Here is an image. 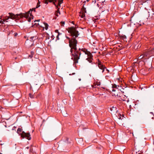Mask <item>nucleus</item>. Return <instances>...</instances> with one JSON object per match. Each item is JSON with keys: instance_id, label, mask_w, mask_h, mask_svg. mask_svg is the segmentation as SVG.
I'll return each instance as SVG.
<instances>
[{"instance_id": "obj_10", "label": "nucleus", "mask_w": 154, "mask_h": 154, "mask_svg": "<svg viewBox=\"0 0 154 154\" xmlns=\"http://www.w3.org/2000/svg\"><path fill=\"white\" fill-rule=\"evenodd\" d=\"M62 114L63 116L66 117L67 116L68 114L66 111H63L62 112Z\"/></svg>"}, {"instance_id": "obj_34", "label": "nucleus", "mask_w": 154, "mask_h": 154, "mask_svg": "<svg viewBox=\"0 0 154 154\" xmlns=\"http://www.w3.org/2000/svg\"><path fill=\"white\" fill-rule=\"evenodd\" d=\"M55 32H57V33H58V32H58V30H57V29H56V30H55Z\"/></svg>"}, {"instance_id": "obj_25", "label": "nucleus", "mask_w": 154, "mask_h": 154, "mask_svg": "<svg viewBox=\"0 0 154 154\" xmlns=\"http://www.w3.org/2000/svg\"><path fill=\"white\" fill-rule=\"evenodd\" d=\"M148 54V53H146V52H145L144 53V54L143 55L144 57V56L147 57Z\"/></svg>"}, {"instance_id": "obj_20", "label": "nucleus", "mask_w": 154, "mask_h": 154, "mask_svg": "<svg viewBox=\"0 0 154 154\" xmlns=\"http://www.w3.org/2000/svg\"><path fill=\"white\" fill-rule=\"evenodd\" d=\"M144 56L143 54H142L139 57H138V59H142V58H143V57H144Z\"/></svg>"}, {"instance_id": "obj_17", "label": "nucleus", "mask_w": 154, "mask_h": 154, "mask_svg": "<svg viewBox=\"0 0 154 154\" xmlns=\"http://www.w3.org/2000/svg\"><path fill=\"white\" fill-rule=\"evenodd\" d=\"M44 24L45 26V29L46 30H47L48 29V24L46 23H45Z\"/></svg>"}, {"instance_id": "obj_53", "label": "nucleus", "mask_w": 154, "mask_h": 154, "mask_svg": "<svg viewBox=\"0 0 154 154\" xmlns=\"http://www.w3.org/2000/svg\"><path fill=\"white\" fill-rule=\"evenodd\" d=\"M71 59H73V57H72Z\"/></svg>"}, {"instance_id": "obj_16", "label": "nucleus", "mask_w": 154, "mask_h": 154, "mask_svg": "<svg viewBox=\"0 0 154 154\" xmlns=\"http://www.w3.org/2000/svg\"><path fill=\"white\" fill-rule=\"evenodd\" d=\"M121 38L124 40L125 41V40L126 39V37L125 35H122L121 36Z\"/></svg>"}, {"instance_id": "obj_27", "label": "nucleus", "mask_w": 154, "mask_h": 154, "mask_svg": "<svg viewBox=\"0 0 154 154\" xmlns=\"http://www.w3.org/2000/svg\"><path fill=\"white\" fill-rule=\"evenodd\" d=\"M85 14H82V16H81V17L82 18H84V19H85Z\"/></svg>"}, {"instance_id": "obj_40", "label": "nucleus", "mask_w": 154, "mask_h": 154, "mask_svg": "<svg viewBox=\"0 0 154 154\" xmlns=\"http://www.w3.org/2000/svg\"><path fill=\"white\" fill-rule=\"evenodd\" d=\"M26 148L27 149H29V147H26Z\"/></svg>"}, {"instance_id": "obj_29", "label": "nucleus", "mask_w": 154, "mask_h": 154, "mask_svg": "<svg viewBox=\"0 0 154 154\" xmlns=\"http://www.w3.org/2000/svg\"><path fill=\"white\" fill-rule=\"evenodd\" d=\"M135 153L137 154V152L135 151L134 150L132 152V154H135Z\"/></svg>"}, {"instance_id": "obj_3", "label": "nucleus", "mask_w": 154, "mask_h": 154, "mask_svg": "<svg viewBox=\"0 0 154 154\" xmlns=\"http://www.w3.org/2000/svg\"><path fill=\"white\" fill-rule=\"evenodd\" d=\"M21 136L23 138H26V139L29 140H30L31 139L30 135L29 133H25L23 131L22 132V133L21 134Z\"/></svg>"}, {"instance_id": "obj_50", "label": "nucleus", "mask_w": 154, "mask_h": 154, "mask_svg": "<svg viewBox=\"0 0 154 154\" xmlns=\"http://www.w3.org/2000/svg\"><path fill=\"white\" fill-rule=\"evenodd\" d=\"M72 23H73H73V22H72Z\"/></svg>"}, {"instance_id": "obj_52", "label": "nucleus", "mask_w": 154, "mask_h": 154, "mask_svg": "<svg viewBox=\"0 0 154 154\" xmlns=\"http://www.w3.org/2000/svg\"><path fill=\"white\" fill-rule=\"evenodd\" d=\"M79 80L80 81L81 80V79H79Z\"/></svg>"}, {"instance_id": "obj_26", "label": "nucleus", "mask_w": 154, "mask_h": 154, "mask_svg": "<svg viewBox=\"0 0 154 154\" xmlns=\"http://www.w3.org/2000/svg\"><path fill=\"white\" fill-rule=\"evenodd\" d=\"M40 3V2H39V3H38L37 5V6L36 7V8H38L39 7H40V5H39V4Z\"/></svg>"}, {"instance_id": "obj_22", "label": "nucleus", "mask_w": 154, "mask_h": 154, "mask_svg": "<svg viewBox=\"0 0 154 154\" xmlns=\"http://www.w3.org/2000/svg\"><path fill=\"white\" fill-rule=\"evenodd\" d=\"M100 85V82H98L97 83L96 85H94V87L95 88L96 87V86L97 85V86H99Z\"/></svg>"}, {"instance_id": "obj_37", "label": "nucleus", "mask_w": 154, "mask_h": 154, "mask_svg": "<svg viewBox=\"0 0 154 154\" xmlns=\"http://www.w3.org/2000/svg\"><path fill=\"white\" fill-rule=\"evenodd\" d=\"M40 21V20H35V22H36V21H38H38Z\"/></svg>"}, {"instance_id": "obj_38", "label": "nucleus", "mask_w": 154, "mask_h": 154, "mask_svg": "<svg viewBox=\"0 0 154 154\" xmlns=\"http://www.w3.org/2000/svg\"><path fill=\"white\" fill-rule=\"evenodd\" d=\"M10 24H11V26H12L13 25V24H14V23H10Z\"/></svg>"}, {"instance_id": "obj_14", "label": "nucleus", "mask_w": 154, "mask_h": 154, "mask_svg": "<svg viewBox=\"0 0 154 154\" xmlns=\"http://www.w3.org/2000/svg\"><path fill=\"white\" fill-rule=\"evenodd\" d=\"M22 129L21 128H19L17 129V132L18 134H19L20 132H22Z\"/></svg>"}, {"instance_id": "obj_1", "label": "nucleus", "mask_w": 154, "mask_h": 154, "mask_svg": "<svg viewBox=\"0 0 154 154\" xmlns=\"http://www.w3.org/2000/svg\"><path fill=\"white\" fill-rule=\"evenodd\" d=\"M78 27L71 26L69 27L68 29V32L71 34V36L72 37L71 39H70L69 37L66 36V37L69 40V46L71 48L70 52L71 54L73 56L74 58L73 60L75 63H78V60L80 58V57L81 54V51L84 52L86 54H87L88 57L87 58L90 63H92L93 56L92 54L89 52L87 51H85L83 49H81L79 48V50L77 49L76 46L77 41L76 40V38L78 37L79 35L78 31L76 29Z\"/></svg>"}, {"instance_id": "obj_9", "label": "nucleus", "mask_w": 154, "mask_h": 154, "mask_svg": "<svg viewBox=\"0 0 154 154\" xmlns=\"http://www.w3.org/2000/svg\"><path fill=\"white\" fill-rule=\"evenodd\" d=\"M153 12V11L152 9L149 10V11H148L149 13V17L151 16L152 17V13Z\"/></svg>"}, {"instance_id": "obj_36", "label": "nucleus", "mask_w": 154, "mask_h": 154, "mask_svg": "<svg viewBox=\"0 0 154 154\" xmlns=\"http://www.w3.org/2000/svg\"><path fill=\"white\" fill-rule=\"evenodd\" d=\"M152 14V17H154V12Z\"/></svg>"}, {"instance_id": "obj_18", "label": "nucleus", "mask_w": 154, "mask_h": 154, "mask_svg": "<svg viewBox=\"0 0 154 154\" xmlns=\"http://www.w3.org/2000/svg\"><path fill=\"white\" fill-rule=\"evenodd\" d=\"M50 2H53L54 4L55 5H56L55 4V2H57V0H50Z\"/></svg>"}, {"instance_id": "obj_4", "label": "nucleus", "mask_w": 154, "mask_h": 154, "mask_svg": "<svg viewBox=\"0 0 154 154\" xmlns=\"http://www.w3.org/2000/svg\"><path fill=\"white\" fill-rule=\"evenodd\" d=\"M11 35V36H13L14 37L17 36V33L16 31V29H14V30H11L10 31V35Z\"/></svg>"}, {"instance_id": "obj_31", "label": "nucleus", "mask_w": 154, "mask_h": 154, "mask_svg": "<svg viewBox=\"0 0 154 154\" xmlns=\"http://www.w3.org/2000/svg\"><path fill=\"white\" fill-rule=\"evenodd\" d=\"M59 35H57V40H59Z\"/></svg>"}, {"instance_id": "obj_48", "label": "nucleus", "mask_w": 154, "mask_h": 154, "mask_svg": "<svg viewBox=\"0 0 154 154\" xmlns=\"http://www.w3.org/2000/svg\"><path fill=\"white\" fill-rule=\"evenodd\" d=\"M75 74V73H73L72 74Z\"/></svg>"}, {"instance_id": "obj_51", "label": "nucleus", "mask_w": 154, "mask_h": 154, "mask_svg": "<svg viewBox=\"0 0 154 154\" xmlns=\"http://www.w3.org/2000/svg\"><path fill=\"white\" fill-rule=\"evenodd\" d=\"M17 58L16 57H15V59H16Z\"/></svg>"}, {"instance_id": "obj_47", "label": "nucleus", "mask_w": 154, "mask_h": 154, "mask_svg": "<svg viewBox=\"0 0 154 154\" xmlns=\"http://www.w3.org/2000/svg\"><path fill=\"white\" fill-rule=\"evenodd\" d=\"M121 119V117H120V118H119V119Z\"/></svg>"}, {"instance_id": "obj_15", "label": "nucleus", "mask_w": 154, "mask_h": 154, "mask_svg": "<svg viewBox=\"0 0 154 154\" xmlns=\"http://www.w3.org/2000/svg\"><path fill=\"white\" fill-rule=\"evenodd\" d=\"M118 86V85L114 84L112 86V88H116V89H117Z\"/></svg>"}, {"instance_id": "obj_35", "label": "nucleus", "mask_w": 154, "mask_h": 154, "mask_svg": "<svg viewBox=\"0 0 154 154\" xmlns=\"http://www.w3.org/2000/svg\"><path fill=\"white\" fill-rule=\"evenodd\" d=\"M106 70L107 71L108 73L109 72V70H108V69H107L106 68Z\"/></svg>"}, {"instance_id": "obj_39", "label": "nucleus", "mask_w": 154, "mask_h": 154, "mask_svg": "<svg viewBox=\"0 0 154 154\" xmlns=\"http://www.w3.org/2000/svg\"><path fill=\"white\" fill-rule=\"evenodd\" d=\"M58 13H59L60 14V12L59 11V10H58Z\"/></svg>"}, {"instance_id": "obj_33", "label": "nucleus", "mask_w": 154, "mask_h": 154, "mask_svg": "<svg viewBox=\"0 0 154 154\" xmlns=\"http://www.w3.org/2000/svg\"><path fill=\"white\" fill-rule=\"evenodd\" d=\"M58 35H61V33H60V32H58Z\"/></svg>"}, {"instance_id": "obj_55", "label": "nucleus", "mask_w": 154, "mask_h": 154, "mask_svg": "<svg viewBox=\"0 0 154 154\" xmlns=\"http://www.w3.org/2000/svg\"><path fill=\"white\" fill-rule=\"evenodd\" d=\"M14 22V21H13L12 22Z\"/></svg>"}, {"instance_id": "obj_44", "label": "nucleus", "mask_w": 154, "mask_h": 154, "mask_svg": "<svg viewBox=\"0 0 154 154\" xmlns=\"http://www.w3.org/2000/svg\"><path fill=\"white\" fill-rule=\"evenodd\" d=\"M122 88H125V87H124V86H123V87H122Z\"/></svg>"}, {"instance_id": "obj_56", "label": "nucleus", "mask_w": 154, "mask_h": 154, "mask_svg": "<svg viewBox=\"0 0 154 154\" xmlns=\"http://www.w3.org/2000/svg\"><path fill=\"white\" fill-rule=\"evenodd\" d=\"M59 1H60V0H59Z\"/></svg>"}, {"instance_id": "obj_7", "label": "nucleus", "mask_w": 154, "mask_h": 154, "mask_svg": "<svg viewBox=\"0 0 154 154\" xmlns=\"http://www.w3.org/2000/svg\"><path fill=\"white\" fill-rule=\"evenodd\" d=\"M116 89H115L114 88H112V91L113 92H115V93H112V95L113 96H118V93L116 92Z\"/></svg>"}, {"instance_id": "obj_11", "label": "nucleus", "mask_w": 154, "mask_h": 154, "mask_svg": "<svg viewBox=\"0 0 154 154\" xmlns=\"http://www.w3.org/2000/svg\"><path fill=\"white\" fill-rule=\"evenodd\" d=\"M101 3V5H102L101 8H104V5H106V2H105V0L103 1H102L101 2H100Z\"/></svg>"}, {"instance_id": "obj_6", "label": "nucleus", "mask_w": 154, "mask_h": 154, "mask_svg": "<svg viewBox=\"0 0 154 154\" xmlns=\"http://www.w3.org/2000/svg\"><path fill=\"white\" fill-rule=\"evenodd\" d=\"M151 2V1L150 0H143L142 1L140 2V4L143 5V3H147L148 4V3L149 4Z\"/></svg>"}, {"instance_id": "obj_49", "label": "nucleus", "mask_w": 154, "mask_h": 154, "mask_svg": "<svg viewBox=\"0 0 154 154\" xmlns=\"http://www.w3.org/2000/svg\"><path fill=\"white\" fill-rule=\"evenodd\" d=\"M5 127H7V125H5Z\"/></svg>"}, {"instance_id": "obj_57", "label": "nucleus", "mask_w": 154, "mask_h": 154, "mask_svg": "<svg viewBox=\"0 0 154 154\" xmlns=\"http://www.w3.org/2000/svg\"><path fill=\"white\" fill-rule=\"evenodd\" d=\"M97 0L98 1H99V0Z\"/></svg>"}, {"instance_id": "obj_23", "label": "nucleus", "mask_w": 154, "mask_h": 154, "mask_svg": "<svg viewBox=\"0 0 154 154\" xmlns=\"http://www.w3.org/2000/svg\"><path fill=\"white\" fill-rule=\"evenodd\" d=\"M29 96L30 97V98H34L33 96L30 93H29Z\"/></svg>"}, {"instance_id": "obj_42", "label": "nucleus", "mask_w": 154, "mask_h": 154, "mask_svg": "<svg viewBox=\"0 0 154 154\" xmlns=\"http://www.w3.org/2000/svg\"><path fill=\"white\" fill-rule=\"evenodd\" d=\"M58 4L59 5H60V3H59V2H58Z\"/></svg>"}, {"instance_id": "obj_5", "label": "nucleus", "mask_w": 154, "mask_h": 154, "mask_svg": "<svg viewBox=\"0 0 154 154\" xmlns=\"http://www.w3.org/2000/svg\"><path fill=\"white\" fill-rule=\"evenodd\" d=\"M98 66L100 69L102 70V72L103 73L105 70V69H106V67L100 63H99Z\"/></svg>"}, {"instance_id": "obj_19", "label": "nucleus", "mask_w": 154, "mask_h": 154, "mask_svg": "<svg viewBox=\"0 0 154 154\" xmlns=\"http://www.w3.org/2000/svg\"><path fill=\"white\" fill-rule=\"evenodd\" d=\"M89 1V0H84L83 1V5H85L86 3V2H88Z\"/></svg>"}, {"instance_id": "obj_43", "label": "nucleus", "mask_w": 154, "mask_h": 154, "mask_svg": "<svg viewBox=\"0 0 154 154\" xmlns=\"http://www.w3.org/2000/svg\"><path fill=\"white\" fill-rule=\"evenodd\" d=\"M96 2V0L94 1V3H95Z\"/></svg>"}, {"instance_id": "obj_46", "label": "nucleus", "mask_w": 154, "mask_h": 154, "mask_svg": "<svg viewBox=\"0 0 154 154\" xmlns=\"http://www.w3.org/2000/svg\"><path fill=\"white\" fill-rule=\"evenodd\" d=\"M150 113H151V114H153V112H151Z\"/></svg>"}, {"instance_id": "obj_28", "label": "nucleus", "mask_w": 154, "mask_h": 154, "mask_svg": "<svg viewBox=\"0 0 154 154\" xmlns=\"http://www.w3.org/2000/svg\"><path fill=\"white\" fill-rule=\"evenodd\" d=\"M16 127H15V126H14L13 127V128H12V130H14L15 131H16Z\"/></svg>"}, {"instance_id": "obj_41", "label": "nucleus", "mask_w": 154, "mask_h": 154, "mask_svg": "<svg viewBox=\"0 0 154 154\" xmlns=\"http://www.w3.org/2000/svg\"><path fill=\"white\" fill-rule=\"evenodd\" d=\"M68 138H66V140H67V141H68Z\"/></svg>"}, {"instance_id": "obj_32", "label": "nucleus", "mask_w": 154, "mask_h": 154, "mask_svg": "<svg viewBox=\"0 0 154 154\" xmlns=\"http://www.w3.org/2000/svg\"><path fill=\"white\" fill-rule=\"evenodd\" d=\"M31 20V18H28V21L29 22H30Z\"/></svg>"}, {"instance_id": "obj_2", "label": "nucleus", "mask_w": 154, "mask_h": 154, "mask_svg": "<svg viewBox=\"0 0 154 154\" xmlns=\"http://www.w3.org/2000/svg\"><path fill=\"white\" fill-rule=\"evenodd\" d=\"M35 8H34L32 9H30V10L28 12H25V13H22L19 14V15H15L14 14H13L12 13H10V19H12L13 20H14V21L15 22L17 20V17H19L20 18H22L25 17L26 18H28L29 16H32V17H33L32 14V12L34 11V12H35Z\"/></svg>"}, {"instance_id": "obj_45", "label": "nucleus", "mask_w": 154, "mask_h": 154, "mask_svg": "<svg viewBox=\"0 0 154 154\" xmlns=\"http://www.w3.org/2000/svg\"><path fill=\"white\" fill-rule=\"evenodd\" d=\"M9 34H10V32H9L8 33V35H9Z\"/></svg>"}, {"instance_id": "obj_21", "label": "nucleus", "mask_w": 154, "mask_h": 154, "mask_svg": "<svg viewBox=\"0 0 154 154\" xmlns=\"http://www.w3.org/2000/svg\"><path fill=\"white\" fill-rule=\"evenodd\" d=\"M29 152L30 153H34V151H33V149L31 147L29 149Z\"/></svg>"}, {"instance_id": "obj_13", "label": "nucleus", "mask_w": 154, "mask_h": 154, "mask_svg": "<svg viewBox=\"0 0 154 154\" xmlns=\"http://www.w3.org/2000/svg\"><path fill=\"white\" fill-rule=\"evenodd\" d=\"M82 11L84 13H86V8H85V7H84V5H83L82 7Z\"/></svg>"}, {"instance_id": "obj_12", "label": "nucleus", "mask_w": 154, "mask_h": 154, "mask_svg": "<svg viewBox=\"0 0 154 154\" xmlns=\"http://www.w3.org/2000/svg\"><path fill=\"white\" fill-rule=\"evenodd\" d=\"M34 53L33 51H31L30 52V54L29 56V57L30 58H32L33 57L34 54Z\"/></svg>"}, {"instance_id": "obj_30", "label": "nucleus", "mask_w": 154, "mask_h": 154, "mask_svg": "<svg viewBox=\"0 0 154 154\" xmlns=\"http://www.w3.org/2000/svg\"><path fill=\"white\" fill-rule=\"evenodd\" d=\"M114 109L116 110L115 108H114L113 107L112 108H111L110 109V110L111 111H113Z\"/></svg>"}, {"instance_id": "obj_8", "label": "nucleus", "mask_w": 154, "mask_h": 154, "mask_svg": "<svg viewBox=\"0 0 154 154\" xmlns=\"http://www.w3.org/2000/svg\"><path fill=\"white\" fill-rule=\"evenodd\" d=\"M124 89V88H123L121 86H119V85H118V88H117V90H119L120 91H121V92L124 93V91H123V90Z\"/></svg>"}, {"instance_id": "obj_54", "label": "nucleus", "mask_w": 154, "mask_h": 154, "mask_svg": "<svg viewBox=\"0 0 154 154\" xmlns=\"http://www.w3.org/2000/svg\"><path fill=\"white\" fill-rule=\"evenodd\" d=\"M8 14L10 15V13H8Z\"/></svg>"}, {"instance_id": "obj_24", "label": "nucleus", "mask_w": 154, "mask_h": 154, "mask_svg": "<svg viewBox=\"0 0 154 154\" xmlns=\"http://www.w3.org/2000/svg\"><path fill=\"white\" fill-rule=\"evenodd\" d=\"M60 23L62 26H63L65 24V22L62 21L60 22Z\"/></svg>"}]
</instances>
